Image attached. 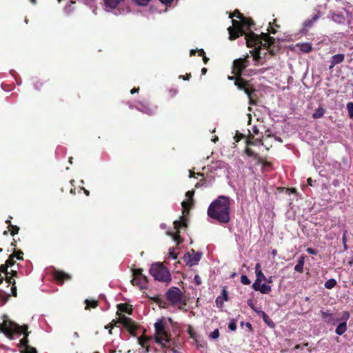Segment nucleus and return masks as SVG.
<instances>
[{
  "instance_id": "774afa93",
  "label": "nucleus",
  "mask_w": 353,
  "mask_h": 353,
  "mask_svg": "<svg viewBox=\"0 0 353 353\" xmlns=\"http://www.w3.org/2000/svg\"><path fill=\"white\" fill-rule=\"evenodd\" d=\"M346 233H347V231H345V232H343V237H342L343 243H346V241H347Z\"/></svg>"
},
{
  "instance_id": "09e8293b",
  "label": "nucleus",
  "mask_w": 353,
  "mask_h": 353,
  "mask_svg": "<svg viewBox=\"0 0 353 353\" xmlns=\"http://www.w3.org/2000/svg\"><path fill=\"white\" fill-rule=\"evenodd\" d=\"M241 282L243 285H250L251 281L246 275H242L241 276Z\"/></svg>"
},
{
  "instance_id": "79ce46f5",
  "label": "nucleus",
  "mask_w": 353,
  "mask_h": 353,
  "mask_svg": "<svg viewBox=\"0 0 353 353\" xmlns=\"http://www.w3.org/2000/svg\"><path fill=\"white\" fill-rule=\"evenodd\" d=\"M256 141H258V140L256 139L254 141V135L250 134L248 138L246 140V145H247V146L254 145L256 144Z\"/></svg>"
},
{
  "instance_id": "b1692460",
  "label": "nucleus",
  "mask_w": 353,
  "mask_h": 353,
  "mask_svg": "<svg viewBox=\"0 0 353 353\" xmlns=\"http://www.w3.org/2000/svg\"><path fill=\"white\" fill-rule=\"evenodd\" d=\"M255 273L256 276V279L255 280L254 282L266 281V277L261 270L260 263H256L255 266Z\"/></svg>"
},
{
  "instance_id": "bb28decb",
  "label": "nucleus",
  "mask_w": 353,
  "mask_h": 353,
  "mask_svg": "<svg viewBox=\"0 0 353 353\" xmlns=\"http://www.w3.org/2000/svg\"><path fill=\"white\" fill-rule=\"evenodd\" d=\"M296 46L304 53H308L312 50V44L309 43H298Z\"/></svg>"
},
{
  "instance_id": "5701e85b",
  "label": "nucleus",
  "mask_w": 353,
  "mask_h": 353,
  "mask_svg": "<svg viewBox=\"0 0 353 353\" xmlns=\"http://www.w3.org/2000/svg\"><path fill=\"white\" fill-rule=\"evenodd\" d=\"M254 50H252L250 51V54H252V56L253 57V59L259 63L260 61H261V46H254Z\"/></svg>"
},
{
  "instance_id": "e433bc0d",
  "label": "nucleus",
  "mask_w": 353,
  "mask_h": 353,
  "mask_svg": "<svg viewBox=\"0 0 353 353\" xmlns=\"http://www.w3.org/2000/svg\"><path fill=\"white\" fill-rule=\"evenodd\" d=\"M8 230L10 232V234L12 236H14L15 234H18L19 231V228L17 225H14L12 224H10L8 227Z\"/></svg>"
},
{
  "instance_id": "7c9ffc66",
  "label": "nucleus",
  "mask_w": 353,
  "mask_h": 353,
  "mask_svg": "<svg viewBox=\"0 0 353 353\" xmlns=\"http://www.w3.org/2000/svg\"><path fill=\"white\" fill-rule=\"evenodd\" d=\"M191 252L193 253V254H192V257H191L192 263V265H194L197 264L199 262V261L201 260V254L199 252L195 253V252L193 249L191 250Z\"/></svg>"
},
{
  "instance_id": "f03ea898",
  "label": "nucleus",
  "mask_w": 353,
  "mask_h": 353,
  "mask_svg": "<svg viewBox=\"0 0 353 353\" xmlns=\"http://www.w3.org/2000/svg\"><path fill=\"white\" fill-rule=\"evenodd\" d=\"M28 326L26 324L19 325L17 323L10 320L4 319L0 323V332L3 333L5 336L10 340L14 339V336L24 335L17 345L19 347H25L23 350H21V353H37L36 348L28 345V335L30 332L28 331Z\"/></svg>"
},
{
  "instance_id": "9d476101",
  "label": "nucleus",
  "mask_w": 353,
  "mask_h": 353,
  "mask_svg": "<svg viewBox=\"0 0 353 353\" xmlns=\"http://www.w3.org/2000/svg\"><path fill=\"white\" fill-rule=\"evenodd\" d=\"M142 272L141 268L133 270V279L131 280L132 284L138 286L141 290L147 289L148 284V279Z\"/></svg>"
},
{
  "instance_id": "473e14b6",
  "label": "nucleus",
  "mask_w": 353,
  "mask_h": 353,
  "mask_svg": "<svg viewBox=\"0 0 353 353\" xmlns=\"http://www.w3.org/2000/svg\"><path fill=\"white\" fill-rule=\"evenodd\" d=\"M150 299L153 300L159 307H165V301L158 296L150 297Z\"/></svg>"
},
{
  "instance_id": "680f3d73",
  "label": "nucleus",
  "mask_w": 353,
  "mask_h": 353,
  "mask_svg": "<svg viewBox=\"0 0 353 353\" xmlns=\"http://www.w3.org/2000/svg\"><path fill=\"white\" fill-rule=\"evenodd\" d=\"M268 32H269L270 33H271V34H276V30L274 28L272 27V26H270V27L268 29Z\"/></svg>"
},
{
  "instance_id": "e2e57ef3",
  "label": "nucleus",
  "mask_w": 353,
  "mask_h": 353,
  "mask_svg": "<svg viewBox=\"0 0 353 353\" xmlns=\"http://www.w3.org/2000/svg\"><path fill=\"white\" fill-rule=\"evenodd\" d=\"M245 325L246 327H248V328L249 331H250V332H252L253 329H252V324H251L250 323H249V322H247V323H245Z\"/></svg>"
},
{
  "instance_id": "6ab92c4d",
  "label": "nucleus",
  "mask_w": 353,
  "mask_h": 353,
  "mask_svg": "<svg viewBox=\"0 0 353 353\" xmlns=\"http://www.w3.org/2000/svg\"><path fill=\"white\" fill-rule=\"evenodd\" d=\"M105 8L115 9L120 4L123 3L125 0H103Z\"/></svg>"
},
{
  "instance_id": "7ed1b4c3",
  "label": "nucleus",
  "mask_w": 353,
  "mask_h": 353,
  "mask_svg": "<svg viewBox=\"0 0 353 353\" xmlns=\"http://www.w3.org/2000/svg\"><path fill=\"white\" fill-rule=\"evenodd\" d=\"M208 216L221 224L228 223L230 221V199L225 196H219L212 201L207 211Z\"/></svg>"
},
{
  "instance_id": "a878e982",
  "label": "nucleus",
  "mask_w": 353,
  "mask_h": 353,
  "mask_svg": "<svg viewBox=\"0 0 353 353\" xmlns=\"http://www.w3.org/2000/svg\"><path fill=\"white\" fill-rule=\"evenodd\" d=\"M119 311L121 312H125L128 314H132V306L127 303H120L117 305Z\"/></svg>"
},
{
  "instance_id": "8fccbe9b",
  "label": "nucleus",
  "mask_w": 353,
  "mask_h": 353,
  "mask_svg": "<svg viewBox=\"0 0 353 353\" xmlns=\"http://www.w3.org/2000/svg\"><path fill=\"white\" fill-rule=\"evenodd\" d=\"M134 3L139 6H146L151 0H133Z\"/></svg>"
},
{
  "instance_id": "49530a36",
  "label": "nucleus",
  "mask_w": 353,
  "mask_h": 353,
  "mask_svg": "<svg viewBox=\"0 0 353 353\" xmlns=\"http://www.w3.org/2000/svg\"><path fill=\"white\" fill-rule=\"evenodd\" d=\"M228 328L231 331H235L236 330V321L235 319H232L228 325Z\"/></svg>"
},
{
  "instance_id": "f704fd0d",
  "label": "nucleus",
  "mask_w": 353,
  "mask_h": 353,
  "mask_svg": "<svg viewBox=\"0 0 353 353\" xmlns=\"http://www.w3.org/2000/svg\"><path fill=\"white\" fill-rule=\"evenodd\" d=\"M332 19H333V21H334L335 22H337L339 23H343L345 22V20L343 15L339 14H334L332 15Z\"/></svg>"
},
{
  "instance_id": "58836bf2",
  "label": "nucleus",
  "mask_w": 353,
  "mask_h": 353,
  "mask_svg": "<svg viewBox=\"0 0 353 353\" xmlns=\"http://www.w3.org/2000/svg\"><path fill=\"white\" fill-rule=\"evenodd\" d=\"M230 18L236 17L241 21L243 18L244 17L243 14H241L239 10H235L232 13L230 14Z\"/></svg>"
},
{
  "instance_id": "9b49d317",
  "label": "nucleus",
  "mask_w": 353,
  "mask_h": 353,
  "mask_svg": "<svg viewBox=\"0 0 353 353\" xmlns=\"http://www.w3.org/2000/svg\"><path fill=\"white\" fill-rule=\"evenodd\" d=\"M166 298L172 305H176L182 302L183 293L177 287H172L166 292Z\"/></svg>"
},
{
  "instance_id": "dca6fc26",
  "label": "nucleus",
  "mask_w": 353,
  "mask_h": 353,
  "mask_svg": "<svg viewBox=\"0 0 353 353\" xmlns=\"http://www.w3.org/2000/svg\"><path fill=\"white\" fill-rule=\"evenodd\" d=\"M262 281L254 282L252 289L255 291H259L262 294H268L271 290V286L265 283H261Z\"/></svg>"
},
{
  "instance_id": "603ef678",
  "label": "nucleus",
  "mask_w": 353,
  "mask_h": 353,
  "mask_svg": "<svg viewBox=\"0 0 353 353\" xmlns=\"http://www.w3.org/2000/svg\"><path fill=\"white\" fill-rule=\"evenodd\" d=\"M234 138L236 142H239L240 140L244 138V135L239 131H236Z\"/></svg>"
},
{
  "instance_id": "6e6d98bb",
  "label": "nucleus",
  "mask_w": 353,
  "mask_h": 353,
  "mask_svg": "<svg viewBox=\"0 0 353 353\" xmlns=\"http://www.w3.org/2000/svg\"><path fill=\"white\" fill-rule=\"evenodd\" d=\"M190 204H192V203H190V201H183L181 203V205H182V207L183 208V210H188V208H189V205H190Z\"/></svg>"
},
{
  "instance_id": "13d9d810",
  "label": "nucleus",
  "mask_w": 353,
  "mask_h": 353,
  "mask_svg": "<svg viewBox=\"0 0 353 353\" xmlns=\"http://www.w3.org/2000/svg\"><path fill=\"white\" fill-rule=\"evenodd\" d=\"M191 77V74L189 73V74H186L185 75H180L179 76V78L180 79H182L183 80H189Z\"/></svg>"
},
{
  "instance_id": "69168bd1",
  "label": "nucleus",
  "mask_w": 353,
  "mask_h": 353,
  "mask_svg": "<svg viewBox=\"0 0 353 353\" xmlns=\"http://www.w3.org/2000/svg\"><path fill=\"white\" fill-rule=\"evenodd\" d=\"M139 88H132V89L130 90V93H131L132 94H134V93L138 92H139Z\"/></svg>"
},
{
  "instance_id": "4be33fe9",
  "label": "nucleus",
  "mask_w": 353,
  "mask_h": 353,
  "mask_svg": "<svg viewBox=\"0 0 353 353\" xmlns=\"http://www.w3.org/2000/svg\"><path fill=\"white\" fill-rule=\"evenodd\" d=\"M141 108L139 110L148 115H154L155 114L157 106H151L150 105H141Z\"/></svg>"
},
{
  "instance_id": "052dcab7",
  "label": "nucleus",
  "mask_w": 353,
  "mask_h": 353,
  "mask_svg": "<svg viewBox=\"0 0 353 353\" xmlns=\"http://www.w3.org/2000/svg\"><path fill=\"white\" fill-rule=\"evenodd\" d=\"M248 305H249V306H250V307H251L254 311H255V312H256V311H257V310L255 309V307H254V303H253V302H252V301L251 299H250V300H248Z\"/></svg>"
},
{
  "instance_id": "864d4df0",
  "label": "nucleus",
  "mask_w": 353,
  "mask_h": 353,
  "mask_svg": "<svg viewBox=\"0 0 353 353\" xmlns=\"http://www.w3.org/2000/svg\"><path fill=\"white\" fill-rule=\"evenodd\" d=\"M306 252L312 255H316L318 254V251L316 249H314L312 248H307L306 250Z\"/></svg>"
},
{
  "instance_id": "c756f323",
  "label": "nucleus",
  "mask_w": 353,
  "mask_h": 353,
  "mask_svg": "<svg viewBox=\"0 0 353 353\" xmlns=\"http://www.w3.org/2000/svg\"><path fill=\"white\" fill-rule=\"evenodd\" d=\"M319 14L314 15L311 19L306 20L304 22V26L307 28H311L313 26L314 23L319 19Z\"/></svg>"
},
{
  "instance_id": "338daca9",
  "label": "nucleus",
  "mask_w": 353,
  "mask_h": 353,
  "mask_svg": "<svg viewBox=\"0 0 353 353\" xmlns=\"http://www.w3.org/2000/svg\"><path fill=\"white\" fill-rule=\"evenodd\" d=\"M316 182V181H314ZM314 181L311 178L307 179V185L310 186H313Z\"/></svg>"
},
{
  "instance_id": "6e6552de",
  "label": "nucleus",
  "mask_w": 353,
  "mask_h": 353,
  "mask_svg": "<svg viewBox=\"0 0 353 353\" xmlns=\"http://www.w3.org/2000/svg\"><path fill=\"white\" fill-rule=\"evenodd\" d=\"M155 340L157 343L165 345L170 341V335L165 329V324L162 319L158 320L154 323Z\"/></svg>"
},
{
  "instance_id": "f3484780",
  "label": "nucleus",
  "mask_w": 353,
  "mask_h": 353,
  "mask_svg": "<svg viewBox=\"0 0 353 353\" xmlns=\"http://www.w3.org/2000/svg\"><path fill=\"white\" fill-rule=\"evenodd\" d=\"M345 59L344 54H336L332 57L330 62V65H329V68H333L336 65L342 63Z\"/></svg>"
},
{
  "instance_id": "2eb2a0df",
  "label": "nucleus",
  "mask_w": 353,
  "mask_h": 353,
  "mask_svg": "<svg viewBox=\"0 0 353 353\" xmlns=\"http://www.w3.org/2000/svg\"><path fill=\"white\" fill-rule=\"evenodd\" d=\"M53 277L59 285H61L64 281H68L71 279V276L68 274L61 270H55L53 272Z\"/></svg>"
},
{
  "instance_id": "c85d7f7f",
  "label": "nucleus",
  "mask_w": 353,
  "mask_h": 353,
  "mask_svg": "<svg viewBox=\"0 0 353 353\" xmlns=\"http://www.w3.org/2000/svg\"><path fill=\"white\" fill-rule=\"evenodd\" d=\"M85 310H90V308H96L99 305V301L97 300H85Z\"/></svg>"
},
{
  "instance_id": "2f4dec72",
  "label": "nucleus",
  "mask_w": 353,
  "mask_h": 353,
  "mask_svg": "<svg viewBox=\"0 0 353 353\" xmlns=\"http://www.w3.org/2000/svg\"><path fill=\"white\" fill-rule=\"evenodd\" d=\"M10 296V294L3 290H0V306L3 305L8 301Z\"/></svg>"
},
{
  "instance_id": "0e129e2a",
  "label": "nucleus",
  "mask_w": 353,
  "mask_h": 353,
  "mask_svg": "<svg viewBox=\"0 0 353 353\" xmlns=\"http://www.w3.org/2000/svg\"><path fill=\"white\" fill-rule=\"evenodd\" d=\"M197 52L199 53V56L200 57H203L205 55V52L203 49L197 50Z\"/></svg>"
},
{
  "instance_id": "412c9836",
  "label": "nucleus",
  "mask_w": 353,
  "mask_h": 353,
  "mask_svg": "<svg viewBox=\"0 0 353 353\" xmlns=\"http://www.w3.org/2000/svg\"><path fill=\"white\" fill-rule=\"evenodd\" d=\"M245 153L250 157H254L257 159L258 163H262L264 162V159L261 158L259 154L254 152L251 148L248 146L245 149Z\"/></svg>"
},
{
  "instance_id": "f257e3e1",
  "label": "nucleus",
  "mask_w": 353,
  "mask_h": 353,
  "mask_svg": "<svg viewBox=\"0 0 353 353\" xmlns=\"http://www.w3.org/2000/svg\"><path fill=\"white\" fill-rule=\"evenodd\" d=\"M249 63L248 55H246L244 58L235 59L233 62L232 73L236 77H229V79H235L234 85L238 89L243 90L247 94L250 105H256V89L250 83L249 81L245 80L241 77L243 70L249 65Z\"/></svg>"
},
{
  "instance_id": "cd10ccee",
  "label": "nucleus",
  "mask_w": 353,
  "mask_h": 353,
  "mask_svg": "<svg viewBox=\"0 0 353 353\" xmlns=\"http://www.w3.org/2000/svg\"><path fill=\"white\" fill-rule=\"evenodd\" d=\"M325 113V108L320 106L316 110H315L314 112L312 114V118L315 119H321L323 117Z\"/></svg>"
},
{
  "instance_id": "a211bd4d",
  "label": "nucleus",
  "mask_w": 353,
  "mask_h": 353,
  "mask_svg": "<svg viewBox=\"0 0 353 353\" xmlns=\"http://www.w3.org/2000/svg\"><path fill=\"white\" fill-rule=\"evenodd\" d=\"M256 312L263 319V321L271 328L275 327V323L270 317L263 310L256 311Z\"/></svg>"
},
{
  "instance_id": "3c124183",
  "label": "nucleus",
  "mask_w": 353,
  "mask_h": 353,
  "mask_svg": "<svg viewBox=\"0 0 353 353\" xmlns=\"http://www.w3.org/2000/svg\"><path fill=\"white\" fill-rule=\"evenodd\" d=\"M194 194V190H189L185 193V196H186V197H188L189 199L190 203H192V201H193L192 197H193Z\"/></svg>"
},
{
  "instance_id": "ddd939ff",
  "label": "nucleus",
  "mask_w": 353,
  "mask_h": 353,
  "mask_svg": "<svg viewBox=\"0 0 353 353\" xmlns=\"http://www.w3.org/2000/svg\"><path fill=\"white\" fill-rule=\"evenodd\" d=\"M350 318V313L347 311H344L342 314L341 319L343 321L336 328L335 332L338 335L343 334L347 329L346 321Z\"/></svg>"
},
{
  "instance_id": "4d7b16f0",
  "label": "nucleus",
  "mask_w": 353,
  "mask_h": 353,
  "mask_svg": "<svg viewBox=\"0 0 353 353\" xmlns=\"http://www.w3.org/2000/svg\"><path fill=\"white\" fill-rule=\"evenodd\" d=\"M194 280L197 285H199L201 283V279L199 275H195L194 277Z\"/></svg>"
},
{
  "instance_id": "ea45409f",
  "label": "nucleus",
  "mask_w": 353,
  "mask_h": 353,
  "mask_svg": "<svg viewBox=\"0 0 353 353\" xmlns=\"http://www.w3.org/2000/svg\"><path fill=\"white\" fill-rule=\"evenodd\" d=\"M148 341L149 339L145 336H141L138 338V343L142 347H145L147 345Z\"/></svg>"
},
{
  "instance_id": "4468645a",
  "label": "nucleus",
  "mask_w": 353,
  "mask_h": 353,
  "mask_svg": "<svg viewBox=\"0 0 353 353\" xmlns=\"http://www.w3.org/2000/svg\"><path fill=\"white\" fill-rule=\"evenodd\" d=\"M14 258H12V254H10L6 263L0 265V284H1L4 280V277L1 276V273L9 274V272L8 271V267L14 265Z\"/></svg>"
},
{
  "instance_id": "39448f33",
  "label": "nucleus",
  "mask_w": 353,
  "mask_h": 353,
  "mask_svg": "<svg viewBox=\"0 0 353 353\" xmlns=\"http://www.w3.org/2000/svg\"><path fill=\"white\" fill-rule=\"evenodd\" d=\"M232 26L228 28L229 39L230 40H234L239 38L240 36H243L247 34L243 30V27H247L250 31L252 26L254 25V21L249 18L243 17L241 21H237L232 19Z\"/></svg>"
},
{
  "instance_id": "0eeeda50",
  "label": "nucleus",
  "mask_w": 353,
  "mask_h": 353,
  "mask_svg": "<svg viewBox=\"0 0 353 353\" xmlns=\"http://www.w3.org/2000/svg\"><path fill=\"white\" fill-rule=\"evenodd\" d=\"M117 314L119 316L118 320H112L107 328L110 327V329H112L117 323H119L123 325L131 335L136 336V330L138 327L135 321L126 316L125 314L119 312V311L117 312Z\"/></svg>"
},
{
  "instance_id": "1a4fd4ad",
  "label": "nucleus",
  "mask_w": 353,
  "mask_h": 353,
  "mask_svg": "<svg viewBox=\"0 0 353 353\" xmlns=\"http://www.w3.org/2000/svg\"><path fill=\"white\" fill-rule=\"evenodd\" d=\"M173 225L176 231H168L167 234L170 236L172 239L176 242V244L179 245L183 241V239L180 236V229L186 228L188 227L186 219L184 216H181L180 220H176L173 222Z\"/></svg>"
},
{
  "instance_id": "423d86ee",
  "label": "nucleus",
  "mask_w": 353,
  "mask_h": 353,
  "mask_svg": "<svg viewBox=\"0 0 353 353\" xmlns=\"http://www.w3.org/2000/svg\"><path fill=\"white\" fill-rule=\"evenodd\" d=\"M150 274L156 281L169 283L172 281L169 270L160 263H153L150 268Z\"/></svg>"
},
{
  "instance_id": "393cba45",
  "label": "nucleus",
  "mask_w": 353,
  "mask_h": 353,
  "mask_svg": "<svg viewBox=\"0 0 353 353\" xmlns=\"http://www.w3.org/2000/svg\"><path fill=\"white\" fill-rule=\"evenodd\" d=\"M305 256L304 255H301L297 261V264L294 267V270L302 273L303 272V265L305 263Z\"/></svg>"
},
{
  "instance_id": "de8ad7c7",
  "label": "nucleus",
  "mask_w": 353,
  "mask_h": 353,
  "mask_svg": "<svg viewBox=\"0 0 353 353\" xmlns=\"http://www.w3.org/2000/svg\"><path fill=\"white\" fill-rule=\"evenodd\" d=\"M220 333L219 329H215L210 334V337L212 339H216L219 337Z\"/></svg>"
},
{
  "instance_id": "aec40b11",
  "label": "nucleus",
  "mask_w": 353,
  "mask_h": 353,
  "mask_svg": "<svg viewBox=\"0 0 353 353\" xmlns=\"http://www.w3.org/2000/svg\"><path fill=\"white\" fill-rule=\"evenodd\" d=\"M321 315L323 320L327 323L334 324L339 321L333 318L332 314L328 312L321 311Z\"/></svg>"
},
{
  "instance_id": "a19ab883",
  "label": "nucleus",
  "mask_w": 353,
  "mask_h": 353,
  "mask_svg": "<svg viewBox=\"0 0 353 353\" xmlns=\"http://www.w3.org/2000/svg\"><path fill=\"white\" fill-rule=\"evenodd\" d=\"M347 110L348 111V116L350 119H353V102H348L347 103Z\"/></svg>"
},
{
  "instance_id": "5fc2aeb1",
  "label": "nucleus",
  "mask_w": 353,
  "mask_h": 353,
  "mask_svg": "<svg viewBox=\"0 0 353 353\" xmlns=\"http://www.w3.org/2000/svg\"><path fill=\"white\" fill-rule=\"evenodd\" d=\"M169 255L173 259H177V254H176V253H175V252L174 250V248H170V250H169Z\"/></svg>"
},
{
  "instance_id": "f8f14e48",
  "label": "nucleus",
  "mask_w": 353,
  "mask_h": 353,
  "mask_svg": "<svg viewBox=\"0 0 353 353\" xmlns=\"http://www.w3.org/2000/svg\"><path fill=\"white\" fill-rule=\"evenodd\" d=\"M6 276L4 277V280L8 285H11V293L12 296L16 297L17 296V287L15 285V280L14 277H17L18 273L17 270H12L9 274H5Z\"/></svg>"
},
{
  "instance_id": "c9c22d12",
  "label": "nucleus",
  "mask_w": 353,
  "mask_h": 353,
  "mask_svg": "<svg viewBox=\"0 0 353 353\" xmlns=\"http://www.w3.org/2000/svg\"><path fill=\"white\" fill-rule=\"evenodd\" d=\"M191 257L192 254L188 252L184 254L183 258V261L186 263V265L190 267L192 266Z\"/></svg>"
},
{
  "instance_id": "37998d69",
  "label": "nucleus",
  "mask_w": 353,
  "mask_h": 353,
  "mask_svg": "<svg viewBox=\"0 0 353 353\" xmlns=\"http://www.w3.org/2000/svg\"><path fill=\"white\" fill-rule=\"evenodd\" d=\"M224 301H225L223 299L222 296H219L216 299V306H217L219 308H222V307H223Z\"/></svg>"
},
{
  "instance_id": "20e7f679",
  "label": "nucleus",
  "mask_w": 353,
  "mask_h": 353,
  "mask_svg": "<svg viewBox=\"0 0 353 353\" xmlns=\"http://www.w3.org/2000/svg\"><path fill=\"white\" fill-rule=\"evenodd\" d=\"M246 45L248 48H253L256 46H261L268 49L271 55H274L275 52L271 48L274 45L275 39L270 36L269 33L262 32L260 35L255 34L253 31L250 30L245 34Z\"/></svg>"
},
{
  "instance_id": "c03bdc74",
  "label": "nucleus",
  "mask_w": 353,
  "mask_h": 353,
  "mask_svg": "<svg viewBox=\"0 0 353 353\" xmlns=\"http://www.w3.org/2000/svg\"><path fill=\"white\" fill-rule=\"evenodd\" d=\"M188 333L189 334L190 338L196 341V338H197L196 333L194 332V330H193V328L192 327L190 326L188 327Z\"/></svg>"
},
{
  "instance_id": "a18cd8bd",
  "label": "nucleus",
  "mask_w": 353,
  "mask_h": 353,
  "mask_svg": "<svg viewBox=\"0 0 353 353\" xmlns=\"http://www.w3.org/2000/svg\"><path fill=\"white\" fill-rule=\"evenodd\" d=\"M220 296H222L223 299L225 301H228L229 300L228 292L226 290V287L223 288V289L221 290V294Z\"/></svg>"
},
{
  "instance_id": "72a5a7b5",
  "label": "nucleus",
  "mask_w": 353,
  "mask_h": 353,
  "mask_svg": "<svg viewBox=\"0 0 353 353\" xmlns=\"http://www.w3.org/2000/svg\"><path fill=\"white\" fill-rule=\"evenodd\" d=\"M336 281L334 279H328L325 283V288H327V289H332L333 288H334L336 285Z\"/></svg>"
},
{
  "instance_id": "4c0bfd02",
  "label": "nucleus",
  "mask_w": 353,
  "mask_h": 353,
  "mask_svg": "<svg viewBox=\"0 0 353 353\" xmlns=\"http://www.w3.org/2000/svg\"><path fill=\"white\" fill-rule=\"evenodd\" d=\"M11 254H12V258H14V259L16 258L18 260H23V252L21 250L14 251Z\"/></svg>"
},
{
  "instance_id": "bf43d9fd",
  "label": "nucleus",
  "mask_w": 353,
  "mask_h": 353,
  "mask_svg": "<svg viewBox=\"0 0 353 353\" xmlns=\"http://www.w3.org/2000/svg\"><path fill=\"white\" fill-rule=\"evenodd\" d=\"M174 0H159V1L165 5H170L173 2Z\"/></svg>"
}]
</instances>
